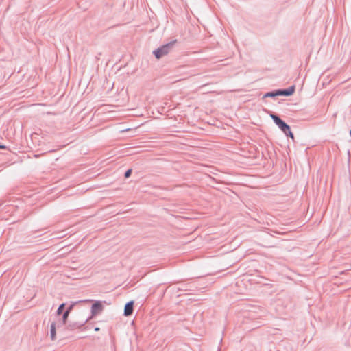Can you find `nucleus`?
Segmentation results:
<instances>
[{
    "label": "nucleus",
    "instance_id": "1",
    "mask_svg": "<svg viewBox=\"0 0 351 351\" xmlns=\"http://www.w3.org/2000/svg\"><path fill=\"white\" fill-rule=\"evenodd\" d=\"M271 117L275 122V123L280 128V130L287 136H290L293 140L294 139V136L292 132L290 130V127L285 123L282 120H281L278 117L274 114H271Z\"/></svg>",
    "mask_w": 351,
    "mask_h": 351
},
{
    "label": "nucleus",
    "instance_id": "2",
    "mask_svg": "<svg viewBox=\"0 0 351 351\" xmlns=\"http://www.w3.org/2000/svg\"><path fill=\"white\" fill-rule=\"evenodd\" d=\"M173 44V43H168L165 45L162 46L160 48H158L156 51H154V54L155 55L156 58L157 59H159L161 57L164 56L165 55H167L169 53Z\"/></svg>",
    "mask_w": 351,
    "mask_h": 351
},
{
    "label": "nucleus",
    "instance_id": "3",
    "mask_svg": "<svg viewBox=\"0 0 351 351\" xmlns=\"http://www.w3.org/2000/svg\"><path fill=\"white\" fill-rule=\"evenodd\" d=\"M293 93H294V88L291 87L288 90H277V91L273 92V93H267V94L265 95L264 97H275V96H278V95L289 96V95H291Z\"/></svg>",
    "mask_w": 351,
    "mask_h": 351
},
{
    "label": "nucleus",
    "instance_id": "4",
    "mask_svg": "<svg viewBox=\"0 0 351 351\" xmlns=\"http://www.w3.org/2000/svg\"><path fill=\"white\" fill-rule=\"evenodd\" d=\"M63 324H64L62 323L60 319H59L58 322H53L51 324L50 337L52 341H54L56 339V328H59L60 326H63Z\"/></svg>",
    "mask_w": 351,
    "mask_h": 351
},
{
    "label": "nucleus",
    "instance_id": "5",
    "mask_svg": "<svg viewBox=\"0 0 351 351\" xmlns=\"http://www.w3.org/2000/svg\"><path fill=\"white\" fill-rule=\"evenodd\" d=\"M65 306H66V303H62L59 306V307L58 308L57 311H56V314H57L58 317L62 314V321H61V322L63 324L66 323V311H63Z\"/></svg>",
    "mask_w": 351,
    "mask_h": 351
},
{
    "label": "nucleus",
    "instance_id": "6",
    "mask_svg": "<svg viewBox=\"0 0 351 351\" xmlns=\"http://www.w3.org/2000/svg\"><path fill=\"white\" fill-rule=\"evenodd\" d=\"M103 310V306L100 302H95L92 306V314L95 315L101 312Z\"/></svg>",
    "mask_w": 351,
    "mask_h": 351
},
{
    "label": "nucleus",
    "instance_id": "7",
    "mask_svg": "<svg viewBox=\"0 0 351 351\" xmlns=\"http://www.w3.org/2000/svg\"><path fill=\"white\" fill-rule=\"evenodd\" d=\"M133 305L134 302L132 301L127 303L124 308V315L125 316H129L132 315L133 312Z\"/></svg>",
    "mask_w": 351,
    "mask_h": 351
},
{
    "label": "nucleus",
    "instance_id": "8",
    "mask_svg": "<svg viewBox=\"0 0 351 351\" xmlns=\"http://www.w3.org/2000/svg\"><path fill=\"white\" fill-rule=\"evenodd\" d=\"M132 173V169H128L125 173V178H129L130 176Z\"/></svg>",
    "mask_w": 351,
    "mask_h": 351
},
{
    "label": "nucleus",
    "instance_id": "9",
    "mask_svg": "<svg viewBox=\"0 0 351 351\" xmlns=\"http://www.w3.org/2000/svg\"><path fill=\"white\" fill-rule=\"evenodd\" d=\"M5 146L3 145H0V149H5Z\"/></svg>",
    "mask_w": 351,
    "mask_h": 351
}]
</instances>
